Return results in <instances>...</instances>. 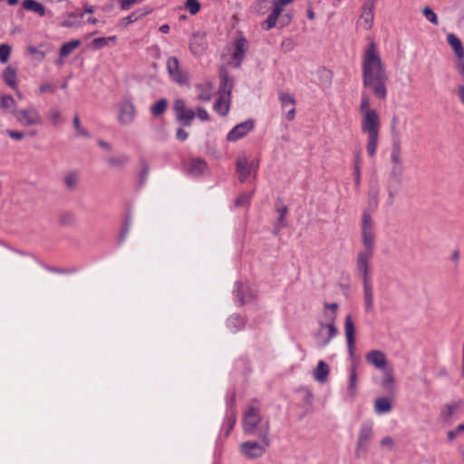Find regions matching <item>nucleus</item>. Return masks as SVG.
<instances>
[{
	"instance_id": "24",
	"label": "nucleus",
	"mask_w": 464,
	"mask_h": 464,
	"mask_svg": "<svg viewBox=\"0 0 464 464\" xmlns=\"http://www.w3.org/2000/svg\"><path fill=\"white\" fill-rule=\"evenodd\" d=\"M318 325L319 328L315 334V338L317 341V345L320 348H324L327 346L332 341V339H334V337H330V331L328 330V328L323 327L324 324L322 322H318Z\"/></svg>"
},
{
	"instance_id": "15",
	"label": "nucleus",
	"mask_w": 464,
	"mask_h": 464,
	"mask_svg": "<svg viewBox=\"0 0 464 464\" xmlns=\"http://www.w3.org/2000/svg\"><path fill=\"white\" fill-rule=\"evenodd\" d=\"M174 111L177 113L179 121H182L185 125L189 126L192 120L195 118V112L186 108V103L182 99H176L173 106Z\"/></svg>"
},
{
	"instance_id": "50",
	"label": "nucleus",
	"mask_w": 464,
	"mask_h": 464,
	"mask_svg": "<svg viewBox=\"0 0 464 464\" xmlns=\"http://www.w3.org/2000/svg\"><path fill=\"white\" fill-rule=\"evenodd\" d=\"M422 13H423V15L426 17V19L428 21H430L432 24H434V25L439 24L438 16L431 8L426 6V7H424Z\"/></svg>"
},
{
	"instance_id": "57",
	"label": "nucleus",
	"mask_w": 464,
	"mask_h": 464,
	"mask_svg": "<svg viewBox=\"0 0 464 464\" xmlns=\"http://www.w3.org/2000/svg\"><path fill=\"white\" fill-rule=\"evenodd\" d=\"M138 0H119L121 10H129Z\"/></svg>"
},
{
	"instance_id": "47",
	"label": "nucleus",
	"mask_w": 464,
	"mask_h": 464,
	"mask_svg": "<svg viewBox=\"0 0 464 464\" xmlns=\"http://www.w3.org/2000/svg\"><path fill=\"white\" fill-rule=\"evenodd\" d=\"M12 48L9 44H2L0 45V63L5 64L10 58Z\"/></svg>"
},
{
	"instance_id": "64",
	"label": "nucleus",
	"mask_w": 464,
	"mask_h": 464,
	"mask_svg": "<svg viewBox=\"0 0 464 464\" xmlns=\"http://www.w3.org/2000/svg\"><path fill=\"white\" fill-rule=\"evenodd\" d=\"M294 0H277L274 2L273 7H279V9L282 11L283 6L289 5Z\"/></svg>"
},
{
	"instance_id": "17",
	"label": "nucleus",
	"mask_w": 464,
	"mask_h": 464,
	"mask_svg": "<svg viewBox=\"0 0 464 464\" xmlns=\"http://www.w3.org/2000/svg\"><path fill=\"white\" fill-rule=\"evenodd\" d=\"M366 362L376 369L385 370L388 364L386 355L380 350H372L365 355Z\"/></svg>"
},
{
	"instance_id": "19",
	"label": "nucleus",
	"mask_w": 464,
	"mask_h": 464,
	"mask_svg": "<svg viewBox=\"0 0 464 464\" xmlns=\"http://www.w3.org/2000/svg\"><path fill=\"white\" fill-rule=\"evenodd\" d=\"M237 172L240 182H246V179L253 175V171L248 167V160L246 156L238 157L237 160Z\"/></svg>"
},
{
	"instance_id": "44",
	"label": "nucleus",
	"mask_w": 464,
	"mask_h": 464,
	"mask_svg": "<svg viewBox=\"0 0 464 464\" xmlns=\"http://www.w3.org/2000/svg\"><path fill=\"white\" fill-rule=\"evenodd\" d=\"M353 175H354V183L356 187L361 185V156L358 153L355 156V160L353 164Z\"/></svg>"
},
{
	"instance_id": "31",
	"label": "nucleus",
	"mask_w": 464,
	"mask_h": 464,
	"mask_svg": "<svg viewBox=\"0 0 464 464\" xmlns=\"http://www.w3.org/2000/svg\"><path fill=\"white\" fill-rule=\"evenodd\" d=\"M3 79L11 88H17L16 70L14 68L11 66L6 67L3 72Z\"/></svg>"
},
{
	"instance_id": "29",
	"label": "nucleus",
	"mask_w": 464,
	"mask_h": 464,
	"mask_svg": "<svg viewBox=\"0 0 464 464\" xmlns=\"http://www.w3.org/2000/svg\"><path fill=\"white\" fill-rule=\"evenodd\" d=\"M22 5L24 9L34 12L40 16L46 14L45 7L35 0H24Z\"/></svg>"
},
{
	"instance_id": "23",
	"label": "nucleus",
	"mask_w": 464,
	"mask_h": 464,
	"mask_svg": "<svg viewBox=\"0 0 464 464\" xmlns=\"http://www.w3.org/2000/svg\"><path fill=\"white\" fill-rule=\"evenodd\" d=\"M363 282V298L365 310L371 312L373 309V290L370 283V278L362 279Z\"/></svg>"
},
{
	"instance_id": "25",
	"label": "nucleus",
	"mask_w": 464,
	"mask_h": 464,
	"mask_svg": "<svg viewBox=\"0 0 464 464\" xmlns=\"http://www.w3.org/2000/svg\"><path fill=\"white\" fill-rule=\"evenodd\" d=\"M329 372V366L321 360L314 370V377L318 382L324 383L327 381Z\"/></svg>"
},
{
	"instance_id": "33",
	"label": "nucleus",
	"mask_w": 464,
	"mask_h": 464,
	"mask_svg": "<svg viewBox=\"0 0 464 464\" xmlns=\"http://www.w3.org/2000/svg\"><path fill=\"white\" fill-rule=\"evenodd\" d=\"M399 116L393 115L391 120L390 130L392 135V142H401V131L399 128Z\"/></svg>"
},
{
	"instance_id": "8",
	"label": "nucleus",
	"mask_w": 464,
	"mask_h": 464,
	"mask_svg": "<svg viewBox=\"0 0 464 464\" xmlns=\"http://www.w3.org/2000/svg\"><path fill=\"white\" fill-rule=\"evenodd\" d=\"M373 437V423L365 421L361 424L356 442L355 454L358 458L366 454L369 445Z\"/></svg>"
},
{
	"instance_id": "40",
	"label": "nucleus",
	"mask_w": 464,
	"mask_h": 464,
	"mask_svg": "<svg viewBox=\"0 0 464 464\" xmlns=\"http://www.w3.org/2000/svg\"><path fill=\"white\" fill-rule=\"evenodd\" d=\"M48 119L50 121V122L53 125V126H56L58 124H61L63 122V115H62V112L60 111L59 109L57 108H53L51 109L49 111H48Z\"/></svg>"
},
{
	"instance_id": "63",
	"label": "nucleus",
	"mask_w": 464,
	"mask_h": 464,
	"mask_svg": "<svg viewBox=\"0 0 464 464\" xmlns=\"http://www.w3.org/2000/svg\"><path fill=\"white\" fill-rule=\"evenodd\" d=\"M176 137L179 140L184 141L188 139V133L186 130H184L183 129L179 128L177 130Z\"/></svg>"
},
{
	"instance_id": "41",
	"label": "nucleus",
	"mask_w": 464,
	"mask_h": 464,
	"mask_svg": "<svg viewBox=\"0 0 464 464\" xmlns=\"http://www.w3.org/2000/svg\"><path fill=\"white\" fill-rule=\"evenodd\" d=\"M117 40V37L115 35L109 36V37H99L92 40V46L95 49H102L109 44L111 42H115Z\"/></svg>"
},
{
	"instance_id": "58",
	"label": "nucleus",
	"mask_w": 464,
	"mask_h": 464,
	"mask_svg": "<svg viewBox=\"0 0 464 464\" xmlns=\"http://www.w3.org/2000/svg\"><path fill=\"white\" fill-rule=\"evenodd\" d=\"M197 115L198 119L202 121H207L209 120V115L208 111L202 107L197 108Z\"/></svg>"
},
{
	"instance_id": "27",
	"label": "nucleus",
	"mask_w": 464,
	"mask_h": 464,
	"mask_svg": "<svg viewBox=\"0 0 464 464\" xmlns=\"http://www.w3.org/2000/svg\"><path fill=\"white\" fill-rule=\"evenodd\" d=\"M237 421V413L236 410L233 407H230L227 411L226 418L224 420L223 427L227 429L225 432V436H229L231 430H233Z\"/></svg>"
},
{
	"instance_id": "6",
	"label": "nucleus",
	"mask_w": 464,
	"mask_h": 464,
	"mask_svg": "<svg viewBox=\"0 0 464 464\" xmlns=\"http://www.w3.org/2000/svg\"><path fill=\"white\" fill-rule=\"evenodd\" d=\"M266 421L263 420L260 408L254 404H248L243 412V431L246 435H257Z\"/></svg>"
},
{
	"instance_id": "34",
	"label": "nucleus",
	"mask_w": 464,
	"mask_h": 464,
	"mask_svg": "<svg viewBox=\"0 0 464 464\" xmlns=\"http://www.w3.org/2000/svg\"><path fill=\"white\" fill-rule=\"evenodd\" d=\"M280 14L281 10L279 9V7H273L271 13L269 14V15L267 16L266 20L264 23L265 28L266 30H270L273 27H275Z\"/></svg>"
},
{
	"instance_id": "46",
	"label": "nucleus",
	"mask_w": 464,
	"mask_h": 464,
	"mask_svg": "<svg viewBox=\"0 0 464 464\" xmlns=\"http://www.w3.org/2000/svg\"><path fill=\"white\" fill-rule=\"evenodd\" d=\"M279 101L282 104V107L285 109L287 106H295V100L294 96L290 95L286 92H280L279 93Z\"/></svg>"
},
{
	"instance_id": "42",
	"label": "nucleus",
	"mask_w": 464,
	"mask_h": 464,
	"mask_svg": "<svg viewBox=\"0 0 464 464\" xmlns=\"http://www.w3.org/2000/svg\"><path fill=\"white\" fill-rule=\"evenodd\" d=\"M369 208H372V210H375L378 207V198H379V188L374 187L371 188L369 190Z\"/></svg>"
},
{
	"instance_id": "30",
	"label": "nucleus",
	"mask_w": 464,
	"mask_h": 464,
	"mask_svg": "<svg viewBox=\"0 0 464 464\" xmlns=\"http://www.w3.org/2000/svg\"><path fill=\"white\" fill-rule=\"evenodd\" d=\"M356 370H357V366L354 363L350 369L349 382H348V387H347L348 393L350 394V396L352 398H353L357 392L358 378H357Z\"/></svg>"
},
{
	"instance_id": "4",
	"label": "nucleus",
	"mask_w": 464,
	"mask_h": 464,
	"mask_svg": "<svg viewBox=\"0 0 464 464\" xmlns=\"http://www.w3.org/2000/svg\"><path fill=\"white\" fill-rule=\"evenodd\" d=\"M270 425L269 421H266L257 437L260 442L254 440L244 441L239 446V451L243 457L247 459H256L261 458L266 449L270 446L269 439Z\"/></svg>"
},
{
	"instance_id": "16",
	"label": "nucleus",
	"mask_w": 464,
	"mask_h": 464,
	"mask_svg": "<svg viewBox=\"0 0 464 464\" xmlns=\"http://www.w3.org/2000/svg\"><path fill=\"white\" fill-rule=\"evenodd\" d=\"M344 332L350 356H354L355 352V326L351 314H347L344 320Z\"/></svg>"
},
{
	"instance_id": "51",
	"label": "nucleus",
	"mask_w": 464,
	"mask_h": 464,
	"mask_svg": "<svg viewBox=\"0 0 464 464\" xmlns=\"http://www.w3.org/2000/svg\"><path fill=\"white\" fill-rule=\"evenodd\" d=\"M64 183L70 189H74L78 183V177L75 173H69L64 178Z\"/></svg>"
},
{
	"instance_id": "21",
	"label": "nucleus",
	"mask_w": 464,
	"mask_h": 464,
	"mask_svg": "<svg viewBox=\"0 0 464 464\" xmlns=\"http://www.w3.org/2000/svg\"><path fill=\"white\" fill-rule=\"evenodd\" d=\"M152 11L153 9L150 6H144L142 8L136 9L128 16L124 17L122 22L125 25H129L150 14Z\"/></svg>"
},
{
	"instance_id": "48",
	"label": "nucleus",
	"mask_w": 464,
	"mask_h": 464,
	"mask_svg": "<svg viewBox=\"0 0 464 464\" xmlns=\"http://www.w3.org/2000/svg\"><path fill=\"white\" fill-rule=\"evenodd\" d=\"M15 101L11 95H3L0 98V107L4 110L14 108Z\"/></svg>"
},
{
	"instance_id": "22",
	"label": "nucleus",
	"mask_w": 464,
	"mask_h": 464,
	"mask_svg": "<svg viewBox=\"0 0 464 464\" xmlns=\"http://www.w3.org/2000/svg\"><path fill=\"white\" fill-rule=\"evenodd\" d=\"M447 41H448V44L453 49V51L457 56V61H460V60L464 59V47L462 45L460 39L454 34H449L447 35Z\"/></svg>"
},
{
	"instance_id": "28",
	"label": "nucleus",
	"mask_w": 464,
	"mask_h": 464,
	"mask_svg": "<svg viewBox=\"0 0 464 464\" xmlns=\"http://www.w3.org/2000/svg\"><path fill=\"white\" fill-rule=\"evenodd\" d=\"M198 91V99L202 102H209L212 97L213 85L210 82L198 84L197 86Z\"/></svg>"
},
{
	"instance_id": "39",
	"label": "nucleus",
	"mask_w": 464,
	"mask_h": 464,
	"mask_svg": "<svg viewBox=\"0 0 464 464\" xmlns=\"http://www.w3.org/2000/svg\"><path fill=\"white\" fill-rule=\"evenodd\" d=\"M460 409V404L454 403L450 405H446L441 410V416L445 420H450L451 416H453L456 412H458Z\"/></svg>"
},
{
	"instance_id": "45",
	"label": "nucleus",
	"mask_w": 464,
	"mask_h": 464,
	"mask_svg": "<svg viewBox=\"0 0 464 464\" xmlns=\"http://www.w3.org/2000/svg\"><path fill=\"white\" fill-rule=\"evenodd\" d=\"M394 382H395V378H394L392 371H386L384 372V376H383V379L382 382V388H384L388 391L392 390L393 386H394Z\"/></svg>"
},
{
	"instance_id": "10",
	"label": "nucleus",
	"mask_w": 464,
	"mask_h": 464,
	"mask_svg": "<svg viewBox=\"0 0 464 464\" xmlns=\"http://www.w3.org/2000/svg\"><path fill=\"white\" fill-rule=\"evenodd\" d=\"M136 117V107L133 102L126 98L118 104V121L121 125H130Z\"/></svg>"
},
{
	"instance_id": "43",
	"label": "nucleus",
	"mask_w": 464,
	"mask_h": 464,
	"mask_svg": "<svg viewBox=\"0 0 464 464\" xmlns=\"http://www.w3.org/2000/svg\"><path fill=\"white\" fill-rule=\"evenodd\" d=\"M404 172V165L392 166L390 171V177L398 184L401 181V177Z\"/></svg>"
},
{
	"instance_id": "60",
	"label": "nucleus",
	"mask_w": 464,
	"mask_h": 464,
	"mask_svg": "<svg viewBox=\"0 0 464 464\" xmlns=\"http://www.w3.org/2000/svg\"><path fill=\"white\" fill-rule=\"evenodd\" d=\"M456 94L459 102L464 105V83H459L456 87Z\"/></svg>"
},
{
	"instance_id": "49",
	"label": "nucleus",
	"mask_w": 464,
	"mask_h": 464,
	"mask_svg": "<svg viewBox=\"0 0 464 464\" xmlns=\"http://www.w3.org/2000/svg\"><path fill=\"white\" fill-rule=\"evenodd\" d=\"M72 123H73V127L76 130V133L78 136H82V137L90 136V133L85 129H83L82 127L81 122H80V118L78 115H75L73 117Z\"/></svg>"
},
{
	"instance_id": "11",
	"label": "nucleus",
	"mask_w": 464,
	"mask_h": 464,
	"mask_svg": "<svg viewBox=\"0 0 464 464\" xmlns=\"http://www.w3.org/2000/svg\"><path fill=\"white\" fill-rule=\"evenodd\" d=\"M234 50L231 53L230 63L234 67H239L248 50V41L242 35H237L234 40Z\"/></svg>"
},
{
	"instance_id": "26",
	"label": "nucleus",
	"mask_w": 464,
	"mask_h": 464,
	"mask_svg": "<svg viewBox=\"0 0 464 464\" xmlns=\"http://www.w3.org/2000/svg\"><path fill=\"white\" fill-rule=\"evenodd\" d=\"M391 163L392 166L403 165L401 157V142H392Z\"/></svg>"
},
{
	"instance_id": "52",
	"label": "nucleus",
	"mask_w": 464,
	"mask_h": 464,
	"mask_svg": "<svg viewBox=\"0 0 464 464\" xmlns=\"http://www.w3.org/2000/svg\"><path fill=\"white\" fill-rule=\"evenodd\" d=\"M186 7L190 14H196L200 10V4L198 0H187Z\"/></svg>"
},
{
	"instance_id": "2",
	"label": "nucleus",
	"mask_w": 464,
	"mask_h": 464,
	"mask_svg": "<svg viewBox=\"0 0 464 464\" xmlns=\"http://www.w3.org/2000/svg\"><path fill=\"white\" fill-rule=\"evenodd\" d=\"M358 111L361 115V131L367 136L366 151L370 158H373L379 144L381 116L376 109L371 107L370 97L363 92Z\"/></svg>"
},
{
	"instance_id": "13",
	"label": "nucleus",
	"mask_w": 464,
	"mask_h": 464,
	"mask_svg": "<svg viewBox=\"0 0 464 464\" xmlns=\"http://www.w3.org/2000/svg\"><path fill=\"white\" fill-rule=\"evenodd\" d=\"M374 8L375 0H366L362 5V11L358 24L365 30H370L373 24Z\"/></svg>"
},
{
	"instance_id": "18",
	"label": "nucleus",
	"mask_w": 464,
	"mask_h": 464,
	"mask_svg": "<svg viewBox=\"0 0 464 464\" xmlns=\"http://www.w3.org/2000/svg\"><path fill=\"white\" fill-rule=\"evenodd\" d=\"M207 169L208 163L200 158L191 159L186 167L187 173L193 177L203 175Z\"/></svg>"
},
{
	"instance_id": "54",
	"label": "nucleus",
	"mask_w": 464,
	"mask_h": 464,
	"mask_svg": "<svg viewBox=\"0 0 464 464\" xmlns=\"http://www.w3.org/2000/svg\"><path fill=\"white\" fill-rule=\"evenodd\" d=\"M455 68L462 81L461 83H464V59H462L460 61H456Z\"/></svg>"
},
{
	"instance_id": "35",
	"label": "nucleus",
	"mask_w": 464,
	"mask_h": 464,
	"mask_svg": "<svg viewBox=\"0 0 464 464\" xmlns=\"http://www.w3.org/2000/svg\"><path fill=\"white\" fill-rule=\"evenodd\" d=\"M168 102L165 99L157 101L150 108V112L155 117L161 116L167 110Z\"/></svg>"
},
{
	"instance_id": "5",
	"label": "nucleus",
	"mask_w": 464,
	"mask_h": 464,
	"mask_svg": "<svg viewBox=\"0 0 464 464\" xmlns=\"http://www.w3.org/2000/svg\"><path fill=\"white\" fill-rule=\"evenodd\" d=\"M234 80L225 69L220 71V85L218 88V99L214 103V111L221 116H226L230 109L231 92Z\"/></svg>"
},
{
	"instance_id": "9",
	"label": "nucleus",
	"mask_w": 464,
	"mask_h": 464,
	"mask_svg": "<svg viewBox=\"0 0 464 464\" xmlns=\"http://www.w3.org/2000/svg\"><path fill=\"white\" fill-rule=\"evenodd\" d=\"M339 304L337 303H324L323 309V323L324 328H328L330 331V337H335L337 335V329L335 327V321L337 318V311Z\"/></svg>"
},
{
	"instance_id": "14",
	"label": "nucleus",
	"mask_w": 464,
	"mask_h": 464,
	"mask_svg": "<svg viewBox=\"0 0 464 464\" xmlns=\"http://www.w3.org/2000/svg\"><path fill=\"white\" fill-rule=\"evenodd\" d=\"M255 122L253 120H247L236 125L227 134V139L229 141H237L245 137L254 128Z\"/></svg>"
},
{
	"instance_id": "36",
	"label": "nucleus",
	"mask_w": 464,
	"mask_h": 464,
	"mask_svg": "<svg viewBox=\"0 0 464 464\" xmlns=\"http://www.w3.org/2000/svg\"><path fill=\"white\" fill-rule=\"evenodd\" d=\"M130 161V157L127 155H120L109 158L107 162L111 167L123 168Z\"/></svg>"
},
{
	"instance_id": "62",
	"label": "nucleus",
	"mask_w": 464,
	"mask_h": 464,
	"mask_svg": "<svg viewBox=\"0 0 464 464\" xmlns=\"http://www.w3.org/2000/svg\"><path fill=\"white\" fill-rule=\"evenodd\" d=\"M27 51L31 54L38 55L40 59H43L44 57V53L40 51L37 47L34 45L28 46Z\"/></svg>"
},
{
	"instance_id": "53",
	"label": "nucleus",
	"mask_w": 464,
	"mask_h": 464,
	"mask_svg": "<svg viewBox=\"0 0 464 464\" xmlns=\"http://www.w3.org/2000/svg\"><path fill=\"white\" fill-rule=\"evenodd\" d=\"M251 198H252V193L242 194L241 196H239L237 198L235 205L237 207H242V206L247 205L250 202Z\"/></svg>"
},
{
	"instance_id": "56",
	"label": "nucleus",
	"mask_w": 464,
	"mask_h": 464,
	"mask_svg": "<svg viewBox=\"0 0 464 464\" xmlns=\"http://www.w3.org/2000/svg\"><path fill=\"white\" fill-rule=\"evenodd\" d=\"M381 445L383 448L392 450L394 448V441L392 437L387 436V437H384L383 439H382Z\"/></svg>"
},
{
	"instance_id": "61",
	"label": "nucleus",
	"mask_w": 464,
	"mask_h": 464,
	"mask_svg": "<svg viewBox=\"0 0 464 464\" xmlns=\"http://www.w3.org/2000/svg\"><path fill=\"white\" fill-rule=\"evenodd\" d=\"M7 135L16 140H21L24 137V133L18 130H7Z\"/></svg>"
},
{
	"instance_id": "7",
	"label": "nucleus",
	"mask_w": 464,
	"mask_h": 464,
	"mask_svg": "<svg viewBox=\"0 0 464 464\" xmlns=\"http://www.w3.org/2000/svg\"><path fill=\"white\" fill-rule=\"evenodd\" d=\"M13 115L16 121L24 127L40 126L44 121L40 111L34 106L14 109Z\"/></svg>"
},
{
	"instance_id": "20",
	"label": "nucleus",
	"mask_w": 464,
	"mask_h": 464,
	"mask_svg": "<svg viewBox=\"0 0 464 464\" xmlns=\"http://www.w3.org/2000/svg\"><path fill=\"white\" fill-rule=\"evenodd\" d=\"M374 412L377 415L389 413L392 410V400L389 397H380L374 401Z\"/></svg>"
},
{
	"instance_id": "3",
	"label": "nucleus",
	"mask_w": 464,
	"mask_h": 464,
	"mask_svg": "<svg viewBox=\"0 0 464 464\" xmlns=\"http://www.w3.org/2000/svg\"><path fill=\"white\" fill-rule=\"evenodd\" d=\"M361 237L364 248L357 254L356 268L362 278L366 280L370 278V264L374 255L375 246L374 224L367 211L362 213Z\"/></svg>"
},
{
	"instance_id": "32",
	"label": "nucleus",
	"mask_w": 464,
	"mask_h": 464,
	"mask_svg": "<svg viewBox=\"0 0 464 464\" xmlns=\"http://www.w3.org/2000/svg\"><path fill=\"white\" fill-rule=\"evenodd\" d=\"M245 319L238 314H233L228 317L227 325L231 332H237L245 326Z\"/></svg>"
},
{
	"instance_id": "37",
	"label": "nucleus",
	"mask_w": 464,
	"mask_h": 464,
	"mask_svg": "<svg viewBox=\"0 0 464 464\" xmlns=\"http://www.w3.org/2000/svg\"><path fill=\"white\" fill-rule=\"evenodd\" d=\"M81 44L79 40H72L69 43L64 44L60 49V55L62 57L68 56L70 53L73 52L76 48H78Z\"/></svg>"
},
{
	"instance_id": "12",
	"label": "nucleus",
	"mask_w": 464,
	"mask_h": 464,
	"mask_svg": "<svg viewBox=\"0 0 464 464\" xmlns=\"http://www.w3.org/2000/svg\"><path fill=\"white\" fill-rule=\"evenodd\" d=\"M167 71L175 82L179 84H185L188 82V74L187 72L182 71L179 66V62L176 57H169L167 60Z\"/></svg>"
},
{
	"instance_id": "38",
	"label": "nucleus",
	"mask_w": 464,
	"mask_h": 464,
	"mask_svg": "<svg viewBox=\"0 0 464 464\" xmlns=\"http://www.w3.org/2000/svg\"><path fill=\"white\" fill-rule=\"evenodd\" d=\"M206 49V44L202 39H198L196 36L191 40L190 50L193 54L200 55Z\"/></svg>"
},
{
	"instance_id": "55",
	"label": "nucleus",
	"mask_w": 464,
	"mask_h": 464,
	"mask_svg": "<svg viewBox=\"0 0 464 464\" xmlns=\"http://www.w3.org/2000/svg\"><path fill=\"white\" fill-rule=\"evenodd\" d=\"M279 218H278V224L281 227H285V217L287 214V208L285 206H283L282 208H278Z\"/></svg>"
},
{
	"instance_id": "1",
	"label": "nucleus",
	"mask_w": 464,
	"mask_h": 464,
	"mask_svg": "<svg viewBox=\"0 0 464 464\" xmlns=\"http://www.w3.org/2000/svg\"><path fill=\"white\" fill-rule=\"evenodd\" d=\"M362 84L372 90L379 100L387 97L388 74L374 43L370 44L364 50L362 61Z\"/></svg>"
},
{
	"instance_id": "59",
	"label": "nucleus",
	"mask_w": 464,
	"mask_h": 464,
	"mask_svg": "<svg viewBox=\"0 0 464 464\" xmlns=\"http://www.w3.org/2000/svg\"><path fill=\"white\" fill-rule=\"evenodd\" d=\"M40 92L42 93H44V92L53 93L55 92V87L53 84L49 83V82H43L40 85Z\"/></svg>"
}]
</instances>
